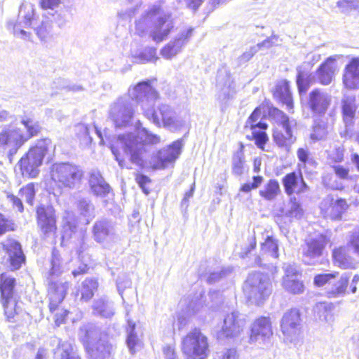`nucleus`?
I'll return each mask as SVG.
<instances>
[{"label": "nucleus", "mask_w": 359, "mask_h": 359, "mask_svg": "<svg viewBox=\"0 0 359 359\" xmlns=\"http://www.w3.org/2000/svg\"><path fill=\"white\" fill-rule=\"evenodd\" d=\"M128 95L140 104L144 116L158 128L163 127L171 132H177L185 126V118L178 115L171 106L161 104L157 109L154 108L158 99V93L149 82H141L130 88Z\"/></svg>", "instance_id": "obj_1"}, {"label": "nucleus", "mask_w": 359, "mask_h": 359, "mask_svg": "<svg viewBox=\"0 0 359 359\" xmlns=\"http://www.w3.org/2000/svg\"><path fill=\"white\" fill-rule=\"evenodd\" d=\"M136 29L141 34L146 31L156 43L165 40L174 27L172 15L164 12L158 6L149 8L142 17L136 21Z\"/></svg>", "instance_id": "obj_2"}, {"label": "nucleus", "mask_w": 359, "mask_h": 359, "mask_svg": "<svg viewBox=\"0 0 359 359\" xmlns=\"http://www.w3.org/2000/svg\"><path fill=\"white\" fill-rule=\"evenodd\" d=\"M141 123H137V135L132 133L120 135L115 143L111 146V150L115 157L121 155L119 147L123 154L130 157H140L145 151L146 144H156L161 140L158 135L150 133L145 128H140Z\"/></svg>", "instance_id": "obj_3"}, {"label": "nucleus", "mask_w": 359, "mask_h": 359, "mask_svg": "<svg viewBox=\"0 0 359 359\" xmlns=\"http://www.w3.org/2000/svg\"><path fill=\"white\" fill-rule=\"evenodd\" d=\"M21 123L27 129V134H23L20 128L13 126L4 127L0 132V147L6 151L8 155H15L19 148L29 138L36 135L40 130L37 121L27 118H23Z\"/></svg>", "instance_id": "obj_4"}, {"label": "nucleus", "mask_w": 359, "mask_h": 359, "mask_svg": "<svg viewBox=\"0 0 359 359\" xmlns=\"http://www.w3.org/2000/svg\"><path fill=\"white\" fill-rule=\"evenodd\" d=\"M50 269L49 271L50 285L48 296L50 299L49 308L51 311L56 310L59 304L64 299L69 288L67 282H54L53 276H57L62 272V262L59 252L53 249L50 261Z\"/></svg>", "instance_id": "obj_5"}, {"label": "nucleus", "mask_w": 359, "mask_h": 359, "mask_svg": "<svg viewBox=\"0 0 359 359\" xmlns=\"http://www.w3.org/2000/svg\"><path fill=\"white\" fill-rule=\"evenodd\" d=\"M271 290L269 276L262 273H250L243 285L247 298L257 305L269 297Z\"/></svg>", "instance_id": "obj_6"}, {"label": "nucleus", "mask_w": 359, "mask_h": 359, "mask_svg": "<svg viewBox=\"0 0 359 359\" xmlns=\"http://www.w3.org/2000/svg\"><path fill=\"white\" fill-rule=\"evenodd\" d=\"M83 177V170L68 163H54L51 167V178L59 187L74 189Z\"/></svg>", "instance_id": "obj_7"}, {"label": "nucleus", "mask_w": 359, "mask_h": 359, "mask_svg": "<svg viewBox=\"0 0 359 359\" xmlns=\"http://www.w3.org/2000/svg\"><path fill=\"white\" fill-rule=\"evenodd\" d=\"M182 351L184 359H206L209 354L208 338L200 330L194 329L183 338Z\"/></svg>", "instance_id": "obj_8"}, {"label": "nucleus", "mask_w": 359, "mask_h": 359, "mask_svg": "<svg viewBox=\"0 0 359 359\" xmlns=\"http://www.w3.org/2000/svg\"><path fill=\"white\" fill-rule=\"evenodd\" d=\"M15 283V278L10 274H0V302L8 319L13 318L17 313L18 295Z\"/></svg>", "instance_id": "obj_9"}, {"label": "nucleus", "mask_w": 359, "mask_h": 359, "mask_svg": "<svg viewBox=\"0 0 359 359\" xmlns=\"http://www.w3.org/2000/svg\"><path fill=\"white\" fill-rule=\"evenodd\" d=\"M135 114L133 105L128 97H119L109 109V116L116 128H125L130 125Z\"/></svg>", "instance_id": "obj_10"}, {"label": "nucleus", "mask_w": 359, "mask_h": 359, "mask_svg": "<svg viewBox=\"0 0 359 359\" xmlns=\"http://www.w3.org/2000/svg\"><path fill=\"white\" fill-rule=\"evenodd\" d=\"M273 114L280 127L273 132V140L278 147H285L288 151L291 144L295 141L292 128L296 126V121L294 119H290L284 112L278 109H274Z\"/></svg>", "instance_id": "obj_11"}, {"label": "nucleus", "mask_w": 359, "mask_h": 359, "mask_svg": "<svg viewBox=\"0 0 359 359\" xmlns=\"http://www.w3.org/2000/svg\"><path fill=\"white\" fill-rule=\"evenodd\" d=\"M280 329L285 341L292 343L299 339L302 333V319L299 309H291L284 313L280 321Z\"/></svg>", "instance_id": "obj_12"}, {"label": "nucleus", "mask_w": 359, "mask_h": 359, "mask_svg": "<svg viewBox=\"0 0 359 359\" xmlns=\"http://www.w3.org/2000/svg\"><path fill=\"white\" fill-rule=\"evenodd\" d=\"M121 168L128 169L157 170L172 167L175 158H116Z\"/></svg>", "instance_id": "obj_13"}, {"label": "nucleus", "mask_w": 359, "mask_h": 359, "mask_svg": "<svg viewBox=\"0 0 359 359\" xmlns=\"http://www.w3.org/2000/svg\"><path fill=\"white\" fill-rule=\"evenodd\" d=\"M34 21V6L30 3L22 4L20 7L18 20L13 25L14 36L25 41H30L32 34L25 29L33 26Z\"/></svg>", "instance_id": "obj_14"}, {"label": "nucleus", "mask_w": 359, "mask_h": 359, "mask_svg": "<svg viewBox=\"0 0 359 359\" xmlns=\"http://www.w3.org/2000/svg\"><path fill=\"white\" fill-rule=\"evenodd\" d=\"M93 236L96 242L102 244L104 248L109 249L120 241V238L116 232L114 224L106 219L97 221L94 224Z\"/></svg>", "instance_id": "obj_15"}, {"label": "nucleus", "mask_w": 359, "mask_h": 359, "mask_svg": "<svg viewBox=\"0 0 359 359\" xmlns=\"http://www.w3.org/2000/svg\"><path fill=\"white\" fill-rule=\"evenodd\" d=\"M328 243L329 239L323 235L306 240L302 247V261L308 265L318 264Z\"/></svg>", "instance_id": "obj_16"}, {"label": "nucleus", "mask_w": 359, "mask_h": 359, "mask_svg": "<svg viewBox=\"0 0 359 359\" xmlns=\"http://www.w3.org/2000/svg\"><path fill=\"white\" fill-rule=\"evenodd\" d=\"M37 224L44 238L53 240L57 226L55 210L52 206L41 205L36 209Z\"/></svg>", "instance_id": "obj_17"}, {"label": "nucleus", "mask_w": 359, "mask_h": 359, "mask_svg": "<svg viewBox=\"0 0 359 359\" xmlns=\"http://www.w3.org/2000/svg\"><path fill=\"white\" fill-rule=\"evenodd\" d=\"M246 320L243 314L238 311L227 313L223 321L219 337L235 338L238 337L243 331Z\"/></svg>", "instance_id": "obj_18"}, {"label": "nucleus", "mask_w": 359, "mask_h": 359, "mask_svg": "<svg viewBox=\"0 0 359 359\" xmlns=\"http://www.w3.org/2000/svg\"><path fill=\"white\" fill-rule=\"evenodd\" d=\"M5 255L4 264L11 271L19 269L25 261L21 245L15 240H8L2 244Z\"/></svg>", "instance_id": "obj_19"}, {"label": "nucleus", "mask_w": 359, "mask_h": 359, "mask_svg": "<svg viewBox=\"0 0 359 359\" xmlns=\"http://www.w3.org/2000/svg\"><path fill=\"white\" fill-rule=\"evenodd\" d=\"M261 109L257 107L251 114L245 123V127L250 128L252 130V135L256 145L264 150V145L268 140L266 133L264 131L267 128V124L258 121L261 116Z\"/></svg>", "instance_id": "obj_20"}, {"label": "nucleus", "mask_w": 359, "mask_h": 359, "mask_svg": "<svg viewBox=\"0 0 359 359\" xmlns=\"http://www.w3.org/2000/svg\"><path fill=\"white\" fill-rule=\"evenodd\" d=\"M285 275L282 280V286L285 291L293 294H302L304 291V285L300 280L301 275L293 264H284Z\"/></svg>", "instance_id": "obj_21"}, {"label": "nucleus", "mask_w": 359, "mask_h": 359, "mask_svg": "<svg viewBox=\"0 0 359 359\" xmlns=\"http://www.w3.org/2000/svg\"><path fill=\"white\" fill-rule=\"evenodd\" d=\"M331 102V95L319 88L311 90L309 94L308 106L315 115H324Z\"/></svg>", "instance_id": "obj_22"}, {"label": "nucleus", "mask_w": 359, "mask_h": 359, "mask_svg": "<svg viewBox=\"0 0 359 359\" xmlns=\"http://www.w3.org/2000/svg\"><path fill=\"white\" fill-rule=\"evenodd\" d=\"M273 334L271 323L269 318L261 317L257 319L251 327L250 342L264 343Z\"/></svg>", "instance_id": "obj_23"}, {"label": "nucleus", "mask_w": 359, "mask_h": 359, "mask_svg": "<svg viewBox=\"0 0 359 359\" xmlns=\"http://www.w3.org/2000/svg\"><path fill=\"white\" fill-rule=\"evenodd\" d=\"M193 29L181 32L173 40L170 41L161 50V55L167 60H170L181 52L182 47L187 43L192 35Z\"/></svg>", "instance_id": "obj_24"}, {"label": "nucleus", "mask_w": 359, "mask_h": 359, "mask_svg": "<svg viewBox=\"0 0 359 359\" xmlns=\"http://www.w3.org/2000/svg\"><path fill=\"white\" fill-rule=\"evenodd\" d=\"M356 109L357 105L355 96L346 95L342 100V116L346 130L344 133H340L341 137H346L350 136L354 123Z\"/></svg>", "instance_id": "obj_25"}, {"label": "nucleus", "mask_w": 359, "mask_h": 359, "mask_svg": "<svg viewBox=\"0 0 359 359\" xmlns=\"http://www.w3.org/2000/svg\"><path fill=\"white\" fill-rule=\"evenodd\" d=\"M343 83L348 89H359V57L352 58L346 65L343 75Z\"/></svg>", "instance_id": "obj_26"}, {"label": "nucleus", "mask_w": 359, "mask_h": 359, "mask_svg": "<svg viewBox=\"0 0 359 359\" xmlns=\"http://www.w3.org/2000/svg\"><path fill=\"white\" fill-rule=\"evenodd\" d=\"M337 62L334 57H330L317 69L316 74L318 82L324 86L330 84L334 76Z\"/></svg>", "instance_id": "obj_27"}, {"label": "nucleus", "mask_w": 359, "mask_h": 359, "mask_svg": "<svg viewBox=\"0 0 359 359\" xmlns=\"http://www.w3.org/2000/svg\"><path fill=\"white\" fill-rule=\"evenodd\" d=\"M89 184L93 193L98 196L104 197L109 193L111 187L102 177L99 170H93L90 172Z\"/></svg>", "instance_id": "obj_28"}, {"label": "nucleus", "mask_w": 359, "mask_h": 359, "mask_svg": "<svg viewBox=\"0 0 359 359\" xmlns=\"http://www.w3.org/2000/svg\"><path fill=\"white\" fill-rule=\"evenodd\" d=\"M102 335L100 329L93 324L84 325L79 330V338L85 347L88 345H93L97 341L103 340Z\"/></svg>", "instance_id": "obj_29"}, {"label": "nucleus", "mask_w": 359, "mask_h": 359, "mask_svg": "<svg viewBox=\"0 0 359 359\" xmlns=\"http://www.w3.org/2000/svg\"><path fill=\"white\" fill-rule=\"evenodd\" d=\"M283 185L285 192L288 195H291L294 192L297 194L304 193L308 189L303 179L299 181L298 177L294 172L287 174L283 178Z\"/></svg>", "instance_id": "obj_30"}, {"label": "nucleus", "mask_w": 359, "mask_h": 359, "mask_svg": "<svg viewBox=\"0 0 359 359\" xmlns=\"http://www.w3.org/2000/svg\"><path fill=\"white\" fill-rule=\"evenodd\" d=\"M92 359H105L110 355L111 347L105 340H100L93 345L86 346Z\"/></svg>", "instance_id": "obj_31"}, {"label": "nucleus", "mask_w": 359, "mask_h": 359, "mask_svg": "<svg viewBox=\"0 0 359 359\" xmlns=\"http://www.w3.org/2000/svg\"><path fill=\"white\" fill-rule=\"evenodd\" d=\"M274 96L283 104H285L289 110L293 108L292 94L287 81H282L276 85Z\"/></svg>", "instance_id": "obj_32"}, {"label": "nucleus", "mask_w": 359, "mask_h": 359, "mask_svg": "<svg viewBox=\"0 0 359 359\" xmlns=\"http://www.w3.org/2000/svg\"><path fill=\"white\" fill-rule=\"evenodd\" d=\"M42 158H20L19 165L24 176L35 177L38 175L39 167L42 163Z\"/></svg>", "instance_id": "obj_33"}, {"label": "nucleus", "mask_w": 359, "mask_h": 359, "mask_svg": "<svg viewBox=\"0 0 359 359\" xmlns=\"http://www.w3.org/2000/svg\"><path fill=\"white\" fill-rule=\"evenodd\" d=\"M297 85L299 94L307 91L311 86L316 82V74L308 73L302 70L300 67L297 68Z\"/></svg>", "instance_id": "obj_34"}, {"label": "nucleus", "mask_w": 359, "mask_h": 359, "mask_svg": "<svg viewBox=\"0 0 359 359\" xmlns=\"http://www.w3.org/2000/svg\"><path fill=\"white\" fill-rule=\"evenodd\" d=\"M334 305L327 302L318 303L313 309L315 316L318 317L320 320L325 321L329 323L334 322Z\"/></svg>", "instance_id": "obj_35"}, {"label": "nucleus", "mask_w": 359, "mask_h": 359, "mask_svg": "<svg viewBox=\"0 0 359 359\" xmlns=\"http://www.w3.org/2000/svg\"><path fill=\"white\" fill-rule=\"evenodd\" d=\"M52 144L49 140H41L31 147L24 157H45L50 156L52 149Z\"/></svg>", "instance_id": "obj_36"}, {"label": "nucleus", "mask_w": 359, "mask_h": 359, "mask_svg": "<svg viewBox=\"0 0 359 359\" xmlns=\"http://www.w3.org/2000/svg\"><path fill=\"white\" fill-rule=\"evenodd\" d=\"M93 309L94 314L104 318H110L114 313L112 304L104 298L95 300Z\"/></svg>", "instance_id": "obj_37"}, {"label": "nucleus", "mask_w": 359, "mask_h": 359, "mask_svg": "<svg viewBox=\"0 0 359 359\" xmlns=\"http://www.w3.org/2000/svg\"><path fill=\"white\" fill-rule=\"evenodd\" d=\"M347 247L338 248V266L343 269H354L359 262L351 257Z\"/></svg>", "instance_id": "obj_38"}, {"label": "nucleus", "mask_w": 359, "mask_h": 359, "mask_svg": "<svg viewBox=\"0 0 359 359\" xmlns=\"http://www.w3.org/2000/svg\"><path fill=\"white\" fill-rule=\"evenodd\" d=\"M278 182L276 180H270L259 191V195L267 201L275 199L280 194Z\"/></svg>", "instance_id": "obj_39"}, {"label": "nucleus", "mask_w": 359, "mask_h": 359, "mask_svg": "<svg viewBox=\"0 0 359 359\" xmlns=\"http://www.w3.org/2000/svg\"><path fill=\"white\" fill-rule=\"evenodd\" d=\"M320 209L324 217L337 219V201L333 196L328 195L321 203Z\"/></svg>", "instance_id": "obj_40"}, {"label": "nucleus", "mask_w": 359, "mask_h": 359, "mask_svg": "<svg viewBox=\"0 0 359 359\" xmlns=\"http://www.w3.org/2000/svg\"><path fill=\"white\" fill-rule=\"evenodd\" d=\"M184 146V141L183 139L174 141L167 147L160 151V157H179L182 154Z\"/></svg>", "instance_id": "obj_41"}, {"label": "nucleus", "mask_w": 359, "mask_h": 359, "mask_svg": "<svg viewBox=\"0 0 359 359\" xmlns=\"http://www.w3.org/2000/svg\"><path fill=\"white\" fill-rule=\"evenodd\" d=\"M98 283L93 278H86L82 282L80 287L81 299L84 301L90 300L94 295V292L97 290Z\"/></svg>", "instance_id": "obj_42"}, {"label": "nucleus", "mask_w": 359, "mask_h": 359, "mask_svg": "<svg viewBox=\"0 0 359 359\" xmlns=\"http://www.w3.org/2000/svg\"><path fill=\"white\" fill-rule=\"evenodd\" d=\"M33 27L36 35L42 41H46L50 38L52 32V22L46 14L43 15L41 25L37 27L33 26Z\"/></svg>", "instance_id": "obj_43"}, {"label": "nucleus", "mask_w": 359, "mask_h": 359, "mask_svg": "<svg viewBox=\"0 0 359 359\" xmlns=\"http://www.w3.org/2000/svg\"><path fill=\"white\" fill-rule=\"evenodd\" d=\"M128 327L127 329V345L130 351L133 353L135 352V347L140 344V340L135 332V324L131 320H128Z\"/></svg>", "instance_id": "obj_44"}, {"label": "nucleus", "mask_w": 359, "mask_h": 359, "mask_svg": "<svg viewBox=\"0 0 359 359\" xmlns=\"http://www.w3.org/2000/svg\"><path fill=\"white\" fill-rule=\"evenodd\" d=\"M271 46V41L269 39H266L260 43H258L256 46H252L249 50L244 52L240 57L238 58V62L239 65H243L247 62H248L255 53L258 52L261 47H266L269 48Z\"/></svg>", "instance_id": "obj_45"}, {"label": "nucleus", "mask_w": 359, "mask_h": 359, "mask_svg": "<svg viewBox=\"0 0 359 359\" xmlns=\"http://www.w3.org/2000/svg\"><path fill=\"white\" fill-rule=\"evenodd\" d=\"M284 214L286 217L297 219L302 217L304 214L303 209L295 197L291 198Z\"/></svg>", "instance_id": "obj_46"}, {"label": "nucleus", "mask_w": 359, "mask_h": 359, "mask_svg": "<svg viewBox=\"0 0 359 359\" xmlns=\"http://www.w3.org/2000/svg\"><path fill=\"white\" fill-rule=\"evenodd\" d=\"M261 250L263 253L269 254L273 257H278V245L277 241L267 235L265 241L261 245Z\"/></svg>", "instance_id": "obj_47"}, {"label": "nucleus", "mask_w": 359, "mask_h": 359, "mask_svg": "<svg viewBox=\"0 0 359 359\" xmlns=\"http://www.w3.org/2000/svg\"><path fill=\"white\" fill-rule=\"evenodd\" d=\"M346 247L355 253L359 262V228L351 232Z\"/></svg>", "instance_id": "obj_48"}, {"label": "nucleus", "mask_w": 359, "mask_h": 359, "mask_svg": "<svg viewBox=\"0 0 359 359\" xmlns=\"http://www.w3.org/2000/svg\"><path fill=\"white\" fill-rule=\"evenodd\" d=\"M19 196L24 198L28 204L32 205L35 196L34 185L32 183L27 184L19 191Z\"/></svg>", "instance_id": "obj_49"}, {"label": "nucleus", "mask_w": 359, "mask_h": 359, "mask_svg": "<svg viewBox=\"0 0 359 359\" xmlns=\"http://www.w3.org/2000/svg\"><path fill=\"white\" fill-rule=\"evenodd\" d=\"M313 283L318 287H323L330 284L334 285L336 283V276L334 273L319 274L314 277Z\"/></svg>", "instance_id": "obj_50"}, {"label": "nucleus", "mask_w": 359, "mask_h": 359, "mask_svg": "<svg viewBox=\"0 0 359 359\" xmlns=\"http://www.w3.org/2000/svg\"><path fill=\"white\" fill-rule=\"evenodd\" d=\"M327 134V128L324 124L315 123L313 126L312 132L310 134V138L313 141L320 140L324 139Z\"/></svg>", "instance_id": "obj_51"}, {"label": "nucleus", "mask_w": 359, "mask_h": 359, "mask_svg": "<svg viewBox=\"0 0 359 359\" xmlns=\"http://www.w3.org/2000/svg\"><path fill=\"white\" fill-rule=\"evenodd\" d=\"M135 180L137 184L142 190V191L146 195H149L150 193V186L151 184V180L147 175L140 173L135 174Z\"/></svg>", "instance_id": "obj_52"}, {"label": "nucleus", "mask_w": 359, "mask_h": 359, "mask_svg": "<svg viewBox=\"0 0 359 359\" xmlns=\"http://www.w3.org/2000/svg\"><path fill=\"white\" fill-rule=\"evenodd\" d=\"M46 15L49 16V20L52 22L54 21L59 27H62L67 22V13L65 11H54L48 12Z\"/></svg>", "instance_id": "obj_53"}, {"label": "nucleus", "mask_w": 359, "mask_h": 359, "mask_svg": "<svg viewBox=\"0 0 359 359\" xmlns=\"http://www.w3.org/2000/svg\"><path fill=\"white\" fill-rule=\"evenodd\" d=\"M231 272L232 268L230 266L222 268L219 271L211 273L208 278V282L210 283H215L219 281L220 279L227 276L231 273Z\"/></svg>", "instance_id": "obj_54"}, {"label": "nucleus", "mask_w": 359, "mask_h": 359, "mask_svg": "<svg viewBox=\"0 0 359 359\" xmlns=\"http://www.w3.org/2000/svg\"><path fill=\"white\" fill-rule=\"evenodd\" d=\"M77 207L83 216H90L93 212V204L86 198H81L78 200Z\"/></svg>", "instance_id": "obj_55"}, {"label": "nucleus", "mask_w": 359, "mask_h": 359, "mask_svg": "<svg viewBox=\"0 0 359 359\" xmlns=\"http://www.w3.org/2000/svg\"><path fill=\"white\" fill-rule=\"evenodd\" d=\"M69 229L73 233L74 238L78 239V244H76V253L80 255L81 252H83L86 248V243L84 242V236L82 232H76L74 229H76V226H70Z\"/></svg>", "instance_id": "obj_56"}, {"label": "nucleus", "mask_w": 359, "mask_h": 359, "mask_svg": "<svg viewBox=\"0 0 359 359\" xmlns=\"http://www.w3.org/2000/svg\"><path fill=\"white\" fill-rule=\"evenodd\" d=\"M338 7L344 12L359 11V1L358 0H341L338 2Z\"/></svg>", "instance_id": "obj_57"}, {"label": "nucleus", "mask_w": 359, "mask_h": 359, "mask_svg": "<svg viewBox=\"0 0 359 359\" xmlns=\"http://www.w3.org/2000/svg\"><path fill=\"white\" fill-rule=\"evenodd\" d=\"M155 55L156 49L153 48H149L145 50L144 53H142L139 55V56L137 57V62L140 63L151 62L154 59H157V57H156Z\"/></svg>", "instance_id": "obj_58"}, {"label": "nucleus", "mask_w": 359, "mask_h": 359, "mask_svg": "<svg viewBox=\"0 0 359 359\" xmlns=\"http://www.w3.org/2000/svg\"><path fill=\"white\" fill-rule=\"evenodd\" d=\"M264 178L262 176H254L252 178V182L244 184L241 188V191L243 192L248 193L252 189H257L263 182Z\"/></svg>", "instance_id": "obj_59"}, {"label": "nucleus", "mask_w": 359, "mask_h": 359, "mask_svg": "<svg viewBox=\"0 0 359 359\" xmlns=\"http://www.w3.org/2000/svg\"><path fill=\"white\" fill-rule=\"evenodd\" d=\"M215 359H239V355L235 348H226L217 352Z\"/></svg>", "instance_id": "obj_60"}, {"label": "nucleus", "mask_w": 359, "mask_h": 359, "mask_svg": "<svg viewBox=\"0 0 359 359\" xmlns=\"http://www.w3.org/2000/svg\"><path fill=\"white\" fill-rule=\"evenodd\" d=\"M15 228L14 223L0 213V236L4 235L8 231H13Z\"/></svg>", "instance_id": "obj_61"}, {"label": "nucleus", "mask_w": 359, "mask_h": 359, "mask_svg": "<svg viewBox=\"0 0 359 359\" xmlns=\"http://www.w3.org/2000/svg\"><path fill=\"white\" fill-rule=\"evenodd\" d=\"M39 3L42 9L50 12L60 6V0H40Z\"/></svg>", "instance_id": "obj_62"}, {"label": "nucleus", "mask_w": 359, "mask_h": 359, "mask_svg": "<svg viewBox=\"0 0 359 359\" xmlns=\"http://www.w3.org/2000/svg\"><path fill=\"white\" fill-rule=\"evenodd\" d=\"M232 93V90L229 81L226 83L224 87L221 88L220 91L218 93V99L224 102L228 100Z\"/></svg>", "instance_id": "obj_63"}, {"label": "nucleus", "mask_w": 359, "mask_h": 359, "mask_svg": "<svg viewBox=\"0 0 359 359\" xmlns=\"http://www.w3.org/2000/svg\"><path fill=\"white\" fill-rule=\"evenodd\" d=\"M7 198L13 205V207L17 208L20 212H22L24 210L23 204L21 198L18 196H14L12 194H8L7 195Z\"/></svg>", "instance_id": "obj_64"}]
</instances>
